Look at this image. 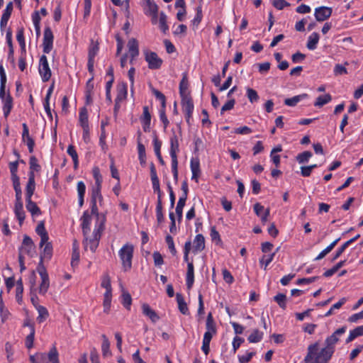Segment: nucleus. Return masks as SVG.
Masks as SVG:
<instances>
[{
	"label": "nucleus",
	"mask_w": 363,
	"mask_h": 363,
	"mask_svg": "<svg viewBox=\"0 0 363 363\" xmlns=\"http://www.w3.org/2000/svg\"><path fill=\"white\" fill-rule=\"evenodd\" d=\"M79 260V250L77 240H74L72 245V255L71 264L74 267L78 264Z\"/></svg>",
	"instance_id": "e433bc0d"
},
{
	"label": "nucleus",
	"mask_w": 363,
	"mask_h": 363,
	"mask_svg": "<svg viewBox=\"0 0 363 363\" xmlns=\"http://www.w3.org/2000/svg\"><path fill=\"white\" fill-rule=\"evenodd\" d=\"M159 24L160 28L164 33L169 30V26L167 24V16L164 12H161L160 14Z\"/></svg>",
	"instance_id": "3c124183"
},
{
	"label": "nucleus",
	"mask_w": 363,
	"mask_h": 363,
	"mask_svg": "<svg viewBox=\"0 0 363 363\" xmlns=\"http://www.w3.org/2000/svg\"><path fill=\"white\" fill-rule=\"evenodd\" d=\"M112 292L106 291L104 297V311L108 313L110 311L111 303Z\"/></svg>",
	"instance_id": "a18cd8bd"
},
{
	"label": "nucleus",
	"mask_w": 363,
	"mask_h": 363,
	"mask_svg": "<svg viewBox=\"0 0 363 363\" xmlns=\"http://www.w3.org/2000/svg\"><path fill=\"white\" fill-rule=\"evenodd\" d=\"M29 165H30V171L29 172H32L34 174V172H40V165L38 163V159L35 156H31L29 160Z\"/></svg>",
	"instance_id": "09e8293b"
},
{
	"label": "nucleus",
	"mask_w": 363,
	"mask_h": 363,
	"mask_svg": "<svg viewBox=\"0 0 363 363\" xmlns=\"http://www.w3.org/2000/svg\"><path fill=\"white\" fill-rule=\"evenodd\" d=\"M101 186H94L91 190V202L96 203L99 200L101 203L103 200L102 195L101 194Z\"/></svg>",
	"instance_id": "4c0bfd02"
},
{
	"label": "nucleus",
	"mask_w": 363,
	"mask_h": 363,
	"mask_svg": "<svg viewBox=\"0 0 363 363\" xmlns=\"http://www.w3.org/2000/svg\"><path fill=\"white\" fill-rule=\"evenodd\" d=\"M79 121L83 129L89 127L88 111L85 107L80 108Z\"/></svg>",
	"instance_id": "473e14b6"
},
{
	"label": "nucleus",
	"mask_w": 363,
	"mask_h": 363,
	"mask_svg": "<svg viewBox=\"0 0 363 363\" xmlns=\"http://www.w3.org/2000/svg\"><path fill=\"white\" fill-rule=\"evenodd\" d=\"M142 311L143 313L145 316L148 317L152 323H155L160 319L157 313L153 309H152L147 303H145L142 305Z\"/></svg>",
	"instance_id": "aec40b11"
},
{
	"label": "nucleus",
	"mask_w": 363,
	"mask_h": 363,
	"mask_svg": "<svg viewBox=\"0 0 363 363\" xmlns=\"http://www.w3.org/2000/svg\"><path fill=\"white\" fill-rule=\"evenodd\" d=\"M152 93L155 97L161 101L162 107L165 108L166 98L165 96L156 89H152Z\"/></svg>",
	"instance_id": "0e129e2a"
},
{
	"label": "nucleus",
	"mask_w": 363,
	"mask_h": 363,
	"mask_svg": "<svg viewBox=\"0 0 363 363\" xmlns=\"http://www.w3.org/2000/svg\"><path fill=\"white\" fill-rule=\"evenodd\" d=\"M333 13L331 7L320 6L315 9L314 16L317 21L321 22L329 18Z\"/></svg>",
	"instance_id": "9d476101"
},
{
	"label": "nucleus",
	"mask_w": 363,
	"mask_h": 363,
	"mask_svg": "<svg viewBox=\"0 0 363 363\" xmlns=\"http://www.w3.org/2000/svg\"><path fill=\"white\" fill-rule=\"evenodd\" d=\"M206 332H209L213 334H216L217 329H216V325L213 320V317L212 315V313H208L206 321Z\"/></svg>",
	"instance_id": "7c9ffc66"
},
{
	"label": "nucleus",
	"mask_w": 363,
	"mask_h": 363,
	"mask_svg": "<svg viewBox=\"0 0 363 363\" xmlns=\"http://www.w3.org/2000/svg\"><path fill=\"white\" fill-rule=\"evenodd\" d=\"M106 221V218L103 216L102 220L96 224L95 228L93 231L92 236L90 238H88V235L84 236V249L86 250L88 248L92 252H94L96 248L99 246V240L101 237V233L104 230V223Z\"/></svg>",
	"instance_id": "f03ea898"
},
{
	"label": "nucleus",
	"mask_w": 363,
	"mask_h": 363,
	"mask_svg": "<svg viewBox=\"0 0 363 363\" xmlns=\"http://www.w3.org/2000/svg\"><path fill=\"white\" fill-rule=\"evenodd\" d=\"M274 300L277 303L279 306L285 310L286 308V296L284 294H278L274 297Z\"/></svg>",
	"instance_id": "8fccbe9b"
},
{
	"label": "nucleus",
	"mask_w": 363,
	"mask_h": 363,
	"mask_svg": "<svg viewBox=\"0 0 363 363\" xmlns=\"http://www.w3.org/2000/svg\"><path fill=\"white\" fill-rule=\"evenodd\" d=\"M183 199H179L178 203L176 206V214L177 216L178 220L180 222L182 219L183 216V208L185 206V203H183Z\"/></svg>",
	"instance_id": "4d7b16f0"
},
{
	"label": "nucleus",
	"mask_w": 363,
	"mask_h": 363,
	"mask_svg": "<svg viewBox=\"0 0 363 363\" xmlns=\"http://www.w3.org/2000/svg\"><path fill=\"white\" fill-rule=\"evenodd\" d=\"M165 241L168 245V248H169L170 252L172 253V255L174 256L176 255L177 250L174 247L173 238L171 235H167L165 238Z\"/></svg>",
	"instance_id": "13d9d810"
},
{
	"label": "nucleus",
	"mask_w": 363,
	"mask_h": 363,
	"mask_svg": "<svg viewBox=\"0 0 363 363\" xmlns=\"http://www.w3.org/2000/svg\"><path fill=\"white\" fill-rule=\"evenodd\" d=\"M81 220H82V228L83 235H84V236H86L89 235V233L90 232V224H91V216L89 214L87 211L84 212Z\"/></svg>",
	"instance_id": "5701e85b"
},
{
	"label": "nucleus",
	"mask_w": 363,
	"mask_h": 363,
	"mask_svg": "<svg viewBox=\"0 0 363 363\" xmlns=\"http://www.w3.org/2000/svg\"><path fill=\"white\" fill-rule=\"evenodd\" d=\"M176 299L179 311L184 315H189V308L182 294L177 293L176 294Z\"/></svg>",
	"instance_id": "c85d7f7f"
},
{
	"label": "nucleus",
	"mask_w": 363,
	"mask_h": 363,
	"mask_svg": "<svg viewBox=\"0 0 363 363\" xmlns=\"http://www.w3.org/2000/svg\"><path fill=\"white\" fill-rule=\"evenodd\" d=\"M186 286L188 289H191L194 281V264L192 262H188L187 264V272H186Z\"/></svg>",
	"instance_id": "a878e982"
},
{
	"label": "nucleus",
	"mask_w": 363,
	"mask_h": 363,
	"mask_svg": "<svg viewBox=\"0 0 363 363\" xmlns=\"http://www.w3.org/2000/svg\"><path fill=\"white\" fill-rule=\"evenodd\" d=\"M31 363H60L59 354L55 346L50 350L48 354L37 352L29 357Z\"/></svg>",
	"instance_id": "7ed1b4c3"
},
{
	"label": "nucleus",
	"mask_w": 363,
	"mask_h": 363,
	"mask_svg": "<svg viewBox=\"0 0 363 363\" xmlns=\"http://www.w3.org/2000/svg\"><path fill=\"white\" fill-rule=\"evenodd\" d=\"M145 59L148 64L149 69H160L162 65V60L160 58L157 54L155 52H146Z\"/></svg>",
	"instance_id": "1a4fd4ad"
},
{
	"label": "nucleus",
	"mask_w": 363,
	"mask_h": 363,
	"mask_svg": "<svg viewBox=\"0 0 363 363\" xmlns=\"http://www.w3.org/2000/svg\"><path fill=\"white\" fill-rule=\"evenodd\" d=\"M191 170L192 172L191 179L198 182V177L200 174V163L198 159L192 158L191 160Z\"/></svg>",
	"instance_id": "bb28decb"
},
{
	"label": "nucleus",
	"mask_w": 363,
	"mask_h": 363,
	"mask_svg": "<svg viewBox=\"0 0 363 363\" xmlns=\"http://www.w3.org/2000/svg\"><path fill=\"white\" fill-rule=\"evenodd\" d=\"M118 255L122 262L123 270L125 272L130 270L132 267L133 245L131 244L124 245L119 250Z\"/></svg>",
	"instance_id": "20e7f679"
},
{
	"label": "nucleus",
	"mask_w": 363,
	"mask_h": 363,
	"mask_svg": "<svg viewBox=\"0 0 363 363\" xmlns=\"http://www.w3.org/2000/svg\"><path fill=\"white\" fill-rule=\"evenodd\" d=\"M132 303V298L128 292H123L122 294V304L125 308L130 310Z\"/></svg>",
	"instance_id": "864d4df0"
},
{
	"label": "nucleus",
	"mask_w": 363,
	"mask_h": 363,
	"mask_svg": "<svg viewBox=\"0 0 363 363\" xmlns=\"http://www.w3.org/2000/svg\"><path fill=\"white\" fill-rule=\"evenodd\" d=\"M101 337L103 339V342L101 345V350L103 352V354L106 356L107 354L110 353L109 347H110V342L108 341V339L106 336V335L103 334L101 335Z\"/></svg>",
	"instance_id": "6e6d98bb"
},
{
	"label": "nucleus",
	"mask_w": 363,
	"mask_h": 363,
	"mask_svg": "<svg viewBox=\"0 0 363 363\" xmlns=\"http://www.w3.org/2000/svg\"><path fill=\"white\" fill-rule=\"evenodd\" d=\"M362 335H363V325L358 326L350 330V335L346 339V343H349L354 340L355 338Z\"/></svg>",
	"instance_id": "c9c22d12"
},
{
	"label": "nucleus",
	"mask_w": 363,
	"mask_h": 363,
	"mask_svg": "<svg viewBox=\"0 0 363 363\" xmlns=\"http://www.w3.org/2000/svg\"><path fill=\"white\" fill-rule=\"evenodd\" d=\"M37 272L40 276L41 283L39 286V293L45 295L50 286V280L45 267L41 262H39L37 267Z\"/></svg>",
	"instance_id": "39448f33"
},
{
	"label": "nucleus",
	"mask_w": 363,
	"mask_h": 363,
	"mask_svg": "<svg viewBox=\"0 0 363 363\" xmlns=\"http://www.w3.org/2000/svg\"><path fill=\"white\" fill-rule=\"evenodd\" d=\"M169 143H170L169 154L171 156V159H172V160H177V153L179 152V138L174 130H172V134L169 138Z\"/></svg>",
	"instance_id": "9b49d317"
},
{
	"label": "nucleus",
	"mask_w": 363,
	"mask_h": 363,
	"mask_svg": "<svg viewBox=\"0 0 363 363\" xmlns=\"http://www.w3.org/2000/svg\"><path fill=\"white\" fill-rule=\"evenodd\" d=\"M67 154L72 157L74 162V168L76 169L78 167L79 160L78 155L75 150V147L72 145H69L67 147Z\"/></svg>",
	"instance_id": "a19ab883"
},
{
	"label": "nucleus",
	"mask_w": 363,
	"mask_h": 363,
	"mask_svg": "<svg viewBox=\"0 0 363 363\" xmlns=\"http://www.w3.org/2000/svg\"><path fill=\"white\" fill-rule=\"evenodd\" d=\"M38 71L43 82L50 80L52 73L47 57L45 55H42L40 58Z\"/></svg>",
	"instance_id": "423d86ee"
},
{
	"label": "nucleus",
	"mask_w": 363,
	"mask_h": 363,
	"mask_svg": "<svg viewBox=\"0 0 363 363\" xmlns=\"http://www.w3.org/2000/svg\"><path fill=\"white\" fill-rule=\"evenodd\" d=\"M150 177H151V181L152 183V188L153 189L157 188L158 186H160V181H159L158 177L157 175V172H156L155 164L153 163L150 164Z\"/></svg>",
	"instance_id": "79ce46f5"
},
{
	"label": "nucleus",
	"mask_w": 363,
	"mask_h": 363,
	"mask_svg": "<svg viewBox=\"0 0 363 363\" xmlns=\"http://www.w3.org/2000/svg\"><path fill=\"white\" fill-rule=\"evenodd\" d=\"M45 246L43 251L40 252V262H42V264H43L44 261H50L52 257V252H53V248L51 242L47 241L45 244L43 245Z\"/></svg>",
	"instance_id": "dca6fc26"
},
{
	"label": "nucleus",
	"mask_w": 363,
	"mask_h": 363,
	"mask_svg": "<svg viewBox=\"0 0 363 363\" xmlns=\"http://www.w3.org/2000/svg\"><path fill=\"white\" fill-rule=\"evenodd\" d=\"M313 156V154L311 151H304L301 153H299L296 157V161L299 164L307 163L309 159Z\"/></svg>",
	"instance_id": "c03bdc74"
},
{
	"label": "nucleus",
	"mask_w": 363,
	"mask_h": 363,
	"mask_svg": "<svg viewBox=\"0 0 363 363\" xmlns=\"http://www.w3.org/2000/svg\"><path fill=\"white\" fill-rule=\"evenodd\" d=\"M35 189V174L28 172V181L26 187V200L31 199Z\"/></svg>",
	"instance_id": "2eb2a0df"
},
{
	"label": "nucleus",
	"mask_w": 363,
	"mask_h": 363,
	"mask_svg": "<svg viewBox=\"0 0 363 363\" xmlns=\"http://www.w3.org/2000/svg\"><path fill=\"white\" fill-rule=\"evenodd\" d=\"M3 111L5 118H7L13 108V98L9 93L6 95L5 99L2 100Z\"/></svg>",
	"instance_id": "393cba45"
},
{
	"label": "nucleus",
	"mask_w": 363,
	"mask_h": 363,
	"mask_svg": "<svg viewBox=\"0 0 363 363\" xmlns=\"http://www.w3.org/2000/svg\"><path fill=\"white\" fill-rule=\"evenodd\" d=\"M36 309L38 312L37 320L39 323H42L49 316L48 311L47 308L43 306H37Z\"/></svg>",
	"instance_id": "49530a36"
},
{
	"label": "nucleus",
	"mask_w": 363,
	"mask_h": 363,
	"mask_svg": "<svg viewBox=\"0 0 363 363\" xmlns=\"http://www.w3.org/2000/svg\"><path fill=\"white\" fill-rule=\"evenodd\" d=\"M144 2L143 9L145 15L155 14L158 13L157 5L152 0H143Z\"/></svg>",
	"instance_id": "4be33fe9"
},
{
	"label": "nucleus",
	"mask_w": 363,
	"mask_h": 363,
	"mask_svg": "<svg viewBox=\"0 0 363 363\" xmlns=\"http://www.w3.org/2000/svg\"><path fill=\"white\" fill-rule=\"evenodd\" d=\"M179 94L181 98L185 96H190V91H189V82L187 74H183L182 79L179 83Z\"/></svg>",
	"instance_id": "6ab92c4d"
},
{
	"label": "nucleus",
	"mask_w": 363,
	"mask_h": 363,
	"mask_svg": "<svg viewBox=\"0 0 363 363\" xmlns=\"http://www.w3.org/2000/svg\"><path fill=\"white\" fill-rule=\"evenodd\" d=\"M93 177L95 179L94 186H101L102 177L100 173V169L98 167H94L92 169Z\"/></svg>",
	"instance_id": "603ef678"
},
{
	"label": "nucleus",
	"mask_w": 363,
	"mask_h": 363,
	"mask_svg": "<svg viewBox=\"0 0 363 363\" xmlns=\"http://www.w3.org/2000/svg\"><path fill=\"white\" fill-rule=\"evenodd\" d=\"M14 213L19 221L20 225H21L26 217L23 203H15Z\"/></svg>",
	"instance_id": "72a5a7b5"
},
{
	"label": "nucleus",
	"mask_w": 363,
	"mask_h": 363,
	"mask_svg": "<svg viewBox=\"0 0 363 363\" xmlns=\"http://www.w3.org/2000/svg\"><path fill=\"white\" fill-rule=\"evenodd\" d=\"M205 249V238L202 234L196 235L194 240L193 252H201Z\"/></svg>",
	"instance_id": "412c9836"
},
{
	"label": "nucleus",
	"mask_w": 363,
	"mask_h": 363,
	"mask_svg": "<svg viewBox=\"0 0 363 363\" xmlns=\"http://www.w3.org/2000/svg\"><path fill=\"white\" fill-rule=\"evenodd\" d=\"M36 233L40 235V242L39 244L40 247H43V245L47 242V241L49 240L48 233L45 228V223L44 221H40L35 229Z\"/></svg>",
	"instance_id": "4468645a"
},
{
	"label": "nucleus",
	"mask_w": 363,
	"mask_h": 363,
	"mask_svg": "<svg viewBox=\"0 0 363 363\" xmlns=\"http://www.w3.org/2000/svg\"><path fill=\"white\" fill-rule=\"evenodd\" d=\"M141 132L140 130L138 131V157L141 164H143L146 162V154H145V147L140 141Z\"/></svg>",
	"instance_id": "b1692460"
},
{
	"label": "nucleus",
	"mask_w": 363,
	"mask_h": 363,
	"mask_svg": "<svg viewBox=\"0 0 363 363\" xmlns=\"http://www.w3.org/2000/svg\"><path fill=\"white\" fill-rule=\"evenodd\" d=\"M127 96V85L123 83L118 86V93L116 98V103L125 99Z\"/></svg>",
	"instance_id": "ea45409f"
},
{
	"label": "nucleus",
	"mask_w": 363,
	"mask_h": 363,
	"mask_svg": "<svg viewBox=\"0 0 363 363\" xmlns=\"http://www.w3.org/2000/svg\"><path fill=\"white\" fill-rule=\"evenodd\" d=\"M235 104V99H230L221 108L220 114H223V113L226 111H230L233 108Z\"/></svg>",
	"instance_id": "338daca9"
},
{
	"label": "nucleus",
	"mask_w": 363,
	"mask_h": 363,
	"mask_svg": "<svg viewBox=\"0 0 363 363\" xmlns=\"http://www.w3.org/2000/svg\"><path fill=\"white\" fill-rule=\"evenodd\" d=\"M101 285V287L106 289V291L112 292L111 279L108 274H106L103 277Z\"/></svg>",
	"instance_id": "bf43d9fd"
},
{
	"label": "nucleus",
	"mask_w": 363,
	"mask_h": 363,
	"mask_svg": "<svg viewBox=\"0 0 363 363\" xmlns=\"http://www.w3.org/2000/svg\"><path fill=\"white\" fill-rule=\"evenodd\" d=\"M332 100V96L330 94L319 96L315 102L314 103L315 106L322 107L324 105L328 104Z\"/></svg>",
	"instance_id": "58836bf2"
},
{
	"label": "nucleus",
	"mask_w": 363,
	"mask_h": 363,
	"mask_svg": "<svg viewBox=\"0 0 363 363\" xmlns=\"http://www.w3.org/2000/svg\"><path fill=\"white\" fill-rule=\"evenodd\" d=\"M320 39V35L318 33H313L308 38V42L306 44V47L310 50H313L317 48V44L318 43Z\"/></svg>",
	"instance_id": "2f4dec72"
},
{
	"label": "nucleus",
	"mask_w": 363,
	"mask_h": 363,
	"mask_svg": "<svg viewBox=\"0 0 363 363\" xmlns=\"http://www.w3.org/2000/svg\"><path fill=\"white\" fill-rule=\"evenodd\" d=\"M26 209L30 213L32 216H37L41 214V211L36 203L31 199H26Z\"/></svg>",
	"instance_id": "cd10ccee"
},
{
	"label": "nucleus",
	"mask_w": 363,
	"mask_h": 363,
	"mask_svg": "<svg viewBox=\"0 0 363 363\" xmlns=\"http://www.w3.org/2000/svg\"><path fill=\"white\" fill-rule=\"evenodd\" d=\"M13 2L10 1L7 4L5 10L1 16V21H0V27L1 28H4L6 26L7 23L10 18L13 11Z\"/></svg>",
	"instance_id": "f3484780"
},
{
	"label": "nucleus",
	"mask_w": 363,
	"mask_h": 363,
	"mask_svg": "<svg viewBox=\"0 0 363 363\" xmlns=\"http://www.w3.org/2000/svg\"><path fill=\"white\" fill-rule=\"evenodd\" d=\"M263 333L258 329H255L252 333L249 335L247 340L251 343H257L262 340Z\"/></svg>",
	"instance_id": "37998d69"
},
{
	"label": "nucleus",
	"mask_w": 363,
	"mask_h": 363,
	"mask_svg": "<svg viewBox=\"0 0 363 363\" xmlns=\"http://www.w3.org/2000/svg\"><path fill=\"white\" fill-rule=\"evenodd\" d=\"M53 33L50 27H46L44 30L43 48V52L48 54L52 49L53 47Z\"/></svg>",
	"instance_id": "0eeeda50"
},
{
	"label": "nucleus",
	"mask_w": 363,
	"mask_h": 363,
	"mask_svg": "<svg viewBox=\"0 0 363 363\" xmlns=\"http://www.w3.org/2000/svg\"><path fill=\"white\" fill-rule=\"evenodd\" d=\"M308 95L307 94H302L300 95L295 96L292 98H288L284 100V104L288 106H295L300 101L307 98Z\"/></svg>",
	"instance_id": "f704fd0d"
},
{
	"label": "nucleus",
	"mask_w": 363,
	"mask_h": 363,
	"mask_svg": "<svg viewBox=\"0 0 363 363\" xmlns=\"http://www.w3.org/2000/svg\"><path fill=\"white\" fill-rule=\"evenodd\" d=\"M347 330L346 326H342L336 330L325 340L326 347L318 351V342H315L308 347V352L305 357L304 363H328L334 352L333 346L339 340V337L343 335Z\"/></svg>",
	"instance_id": "f257e3e1"
},
{
	"label": "nucleus",
	"mask_w": 363,
	"mask_h": 363,
	"mask_svg": "<svg viewBox=\"0 0 363 363\" xmlns=\"http://www.w3.org/2000/svg\"><path fill=\"white\" fill-rule=\"evenodd\" d=\"M35 245L30 237L25 235L23 236L22 245L19 248V252H21L22 254H27L28 255L33 257L35 253Z\"/></svg>",
	"instance_id": "6e6552de"
},
{
	"label": "nucleus",
	"mask_w": 363,
	"mask_h": 363,
	"mask_svg": "<svg viewBox=\"0 0 363 363\" xmlns=\"http://www.w3.org/2000/svg\"><path fill=\"white\" fill-rule=\"evenodd\" d=\"M211 238L212 241H214L216 242L217 245L220 244L221 242V239L219 233L216 230L215 226H212L211 228V233H210Z\"/></svg>",
	"instance_id": "e2e57ef3"
},
{
	"label": "nucleus",
	"mask_w": 363,
	"mask_h": 363,
	"mask_svg": "<svg viewBox=\"0 0 363 363\" xmlns=\"http://www.w3.org/2000/svg\"><path fill=\"white\" fill-rule=\"evenodd\" d=\"M99 50V44L97 41H94V40H91L89 50H88V59L89 60H94L95 57L98 54Z\"/></svg>",
	"instance_id": "c756f323"
},
{
	"label": "nucleus",
	"mask_w": 363,
	"mask_h": 363,
	"mask_svg": "<svg viewBox=\"0 0 363 363\" xmlns=\"http://www.w3.org/2000/svg\"><path fill=\"white\" fill-rule=\"evenodd\" d=\"M272 4L278 10H282L284 7L290 6V4L285 0H274Z\"/></svg>",
	"instance_id": "69168bd1"
},
{
	"label": "nucleus",
	"mask_w": 363,
	"mask_h": 363,
	"mask_svg": "<svg viewBox=\"0 0 363 363\" xmlns=\"http://www.w3.org/2000/svg\"><path fill=\"white\" fill-rule=\"evenodd\" d=\"M275 255L276 252H273L269 255H263L259 259V263L262 265H264V269H266L267 267L272 262Z\"/></svg>",
	"instance_id": "5fc2aeb1"
},
{
	"label": "nucleus",
	"mask_w": 363,
	"mask_h": 363,
	"mask_svg": "<svg viewBox=\"0 0 363 363\" xmlns=\"http://www.w3.org/2000/svg\"><path fill=\"white\" fill-rule=\"evenodd\" d=\"M246 95L248 100L252 104L257 102L259 99L257 91L250 87L246 89Z\"/></svg>",
	"instance_id": "de8ad7c7"
},
{
	"label": "nucleus",
	"mask_w": 363,
	"mask_h": 363,
	"mask_svg": "<svg viewBox=\"0 0 363 363\" xmlns=\"http://www.w3.org/2000/svg\"><path fill=\"white\" fill-rule=\"evenodd\" d=\"M255 355V352H247L245 355L239 357V362L240 363H248Z\"/></svg>",
	"instance_id": "774afa93"
},
{
	"label": "nucleus",
	"mask_w": 363,
	"mask_h": 363,
	"mask_svg": "<svg viewBox=\"0 0 363 363\" xmlns=\"http://www.w3.org/2000/svg\"><path fill=\"white\" fill-rule=\"evenodd\" d=\"M253 208L255 214L260 217L262 223H265L267 221L270 213L269 208L264 209V206L259 203H256L254 205Z\"/></svg>",
	"instance_id": "ddd939ff"
},
{
	"label": "nucleus",
	"mask_w": 363,
	"mask_h": 363,
	"mask_svg": "<svg viewBox=\"0 0 363 363\" xmlns=\"http://www.w3.org/2000/svg\"><path fill=\"white\" fill-rule=\"evenodd\" d=\"M91 214L95 215L97 218L98 222L96 224H99L102 220L103 216L105 217L104 215H100L99 213L96 203L91 202Z\"/></svg>",
	"instance_id": "680f3d73"
},
{
	"label": "nucleus",
	"mask_w": 363,
	"mask_h": 363,
	"mask_svg": "<svg viewBox=\"0 0 363 363\" xmlns=\"http://www.w3.org/2000/svg\"><path fill=\"white\" fill-rule=\"evenodd\" d=\"M128 52L130 55V63L133 64L135 57L139 55L138 41L135 38H131L128 42Z\"/></svg>",
	"instance_id": "f8f14e48"
},
{
	"label": "nucleus",
	"mask_w": 363,
	"mask_h": 363,
	"mask_svg": "<svg viewBox=\"0 0 363 363\" xmlns=\"http://www.w3.org/2000/svg\"><path fill=\"white\" fill-rule=\"evenodd\" d=\"M181 99V104L184 113H193L194 106L191 96H185Z\"/></svg>",
	"instance_id": "a211bd4d"
},
{
	"label": "nucleus",
	"mask_w": 363,
	"mask_h": 363,
	"mask_svg": "<svg viewBox=\"0 0 363 363\" xmlns=\"http://www.w3.org/2000/svg\"><path fill=\"white\" fill-rule=\"evenodd\" d=\"M346 302L345 298H341L337 303L333 304L330 309L325 314V316L328 317L333 314L335 309H339Z\"/></svg>",
	"instance_id": "052dcab7"
}]
</instances>
